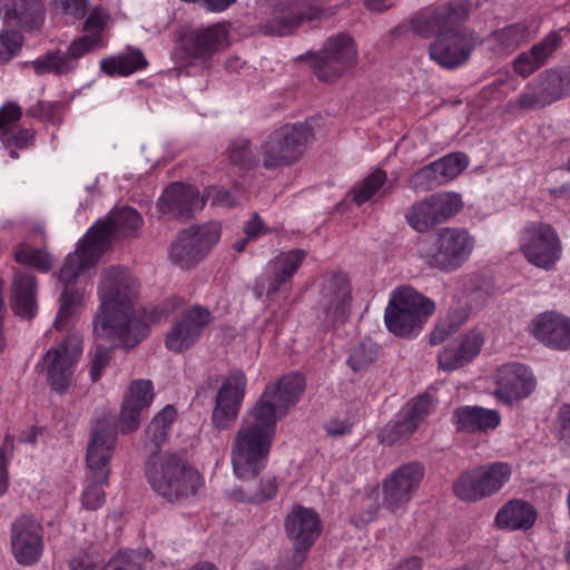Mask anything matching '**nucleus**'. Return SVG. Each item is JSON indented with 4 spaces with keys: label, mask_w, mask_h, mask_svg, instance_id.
I'll use <instances>...</instances> for the list:
<instances>
[{
    "label": "nucleus",
    "mask_w": 570,
    "mask_h": 570,
    "mask_svg": "<svg viewBox=\"0 0 570 570\" xmlns=\"http://www.w3.org/2000/svg\"><path fill=\"white\" fill-rule=\"evenodd\" d=\"M70 570H98L97 566L88 558H73L69 562Z\"/></svg>",
    "instance_id": "nucleus-63"
},
{
    "label": "nucleus",
    "mask_w": 570,
    "mask_h": 570,
    "mask_svg": "<svg viewBox=\"0 0 570 570\" xmlns=\"http://www.w3.org/2000/svg\"><path fill=\"white\" fill-rule=\"evenodd\" d=\"M323 9L318 6H299L298 3L282 4L273 11V17L265 24L266 32L274 36H288L304 21H313L321 17Z\"/></svg>",
    "instance_id": "nucleus-29"
},
{
    "label": "nucleus",
    "mask_w": 570,
    "mask_h": 570,
    "mask_svg": "<svg viewBox=\"0 0 570 570\" xmlns=\"http://www.w3.org/2000/svg\"><path fill=\"white\" fill-rule=\"evenodd\" d=\"M116 442L117 430L110 420L94 422L86 454L88 474L81 493V504L86 510H98L106 502L104 487L108 484L109 462Z\"/></svg>",
    "instance_id": "nucleus-4"
},
{
    "label": "nucleus",
    "mask_w": 570,
    "mask_h": 570,
    "mask_svg": "<svg viewBox=\"0 0 570 570\" xmlns=\"http://www.w3.org/2000/svg\"><path fill=\"white\" fill-rule=\"evenodd\" d=\"M206 198L213 206L234 207L237 204V197L230 190L210 187L206 190Z\"/></svg>",
    "instance_id": "nucleus-58"
},
{
    "label": "nucleus",
    "mask_w": 570,
    "mask_h": 570,
    "mask_svg": "<svg viewBox=\"0 0 570 570\" xmlns=\"http://www.w3.org/2000/svg\"><path fill=\"white\" fill-rule=\"evenodd\" d=\"M562 43V37L559 32L552 31L548 33L540 42L533 45L530 49L531 55L534 56L541 67L546 61L556 52Z\"/></svg>",
    "instance_id": "nucleus-50"
},
{
    "label": "nucleus",
    "mask_w": 570,
    "mask_h": 570,
    "mask_svg": "<svg viewBox=\"0 0 570 570\" xmlns=\"http://www.w3.org/2000/svg\"><path fill=\"white\" fill-rule=\"evenodd\" d=\"M570 96V66L549 68L528 82L507 107L509 111L543 108Z\"/></svg>",
    "instance_id": "nucleus-9"
},
{
    "label": "nucleus",
    "mask_w": 570,
    "mask_h": 570,
    "mask_svg": "<svg viewBox=\"0 0 570 570\" xmlns=\"http://www.w3.org/2000/svg\"><path fill=\"white\" fill-rule=\"evenodd\" d=\"M80 58L82 57L70 43L65 52L60 50L48 51L28 63L39 76L45 73L61 76L75 71L79 66Z\"/></svg>",
    "instance_id": "nucleus-35"
},
{
    "label": "nucleus",
    "mask_w": 570,
    "mask_h": 570,
    "mask_svg": "<svg viewBox=\"0 0 570 570\" xmlns=\"http://www.w3.org/2000/svg\"><path fill=\"white\" fill-rule=\"evenodd\" d=\"M144 220L132 207L124 206L114 209L106 218L98 219L85 234L76 250L66 257L59 272V281L63 284L60 307L55 326L62 328L80 304L82 292L75 287L77 277L86 269L96 266L101 256L111 246L116 235L129 236L135 233Z\"/></svg>",
    "instance_id": "nucleus-2"
},
{
    "label": "nucleus",
    "mask_w": 570,
    "mask_h": 570,
    "mask_svg": "<svg viewBox=\"0 0 570 570\" xmlns=\"http://www.w3.org/2000/svg\"><path fill=\"white\" fill-rule=\"evenodd\" d=\"M527 29L520 23H513L491 33L489 40L499 52L515 50L524 40Z\"/></svg>",
    "instance_id": "nucleus-43"
},
{
    "label": "nucleus",
    "mask_w": 570,
    "mask_h": 570,
    "mask_svg": "<svg viewBox=\"0 0 570 570\" xmlns=\"http://www.w3.org/2000/svg\"><path fill=\"white\" fill-rule=\"evenodd\" d=\"M220 236L222 225L218 222L190 226L181 230L171 244L169 258L181 269H189L210 252Z\"/></svg>",
    "instance_id": "nucleus-12"
},
{
    "label": "nucleus",
    "mask_w": 570,
    "mask_h": 570,
    "mask_svg": "<svg viewBox=\"0 0 570 570\" xmlns=\"http://www.w3.org/2000/svg\"><path fill=\"white\" fill-rule=\"evenodd\" d=\"M35 130L30 128L14 127L8 129L6 132L0 134V142L10 158L17 159L19 157L18 149H27L33 145Z\"/></svg>",
    "instance_id": "nucleus-45"
},
{
    "label": "nucleus",
    "mask_w": 570,
    "mask_h": 570,
    "mask_svg": "<svg viewBox=\"0 0 570 570\" xmlns=\"http://www.w3.org/2000/svg\"><path fill=\"white\" fill-rule=\"evenodd\" d=\"M537 517V510L531 503L512 499L498 510L494 524L501 530L528 531L534 525Z\"/></svg>",
    "instance_id": "nucleus-34"
},
{
    "label": "nucleus",
    "mask_w": 570,
    "mask_h": 570,
    "mask_svg": "<svg viewBox=\"0 0 570 570\" xmlns=\"http://www.w3.org/2000/svg\"><path fill=\"white\" fill-rule=\"evenodd\" d=\"M376 358V351L365 343L355 346L348 358L347 364L354 372H361L371 365Z\"/></svg>",
    "instance_id": "nucleus-52"
},
{
    "label": "nucleus",
    "mask_w": 570,
    "mask_h": 570,
    "mask_svg": "<svg viewBox=\"0 0 570 570\" xmlns=\"http://www.w3.org/2000/svg\"><path fill=\"white\" fill-rule=\"evenodd\" d=\"M82 351V338L77 334H69L38 360L36 370L46 373L47 383L55 392L65 394L72 384Z\"/></svg>",
    "instance_id": "nucleus-10"
},
{
    "label": "nucleus",
    "mask_w": 570,
    "mask_h": 570,
    "mask_svg": "<svg viewBox=\"0 0 570 570\" xmlns=\"http://www.w3.org/2000/svg\"><path fill=\"white\" fill-rule=\"evenodd\" d=\"M530 333L544 346L556 351L570 350V317L548 311L532 318Z\"/></svg>",
    "instance_id": "nucleus-27"
},
{
    "label": "nucleus",
    "mask_w": 570,
    "mask_h": 570,
    "mask_svg": "<svg viewBox=\"0 0 570 570\" xmlns=\"http://www.w3.org/2000/svg\"><path fill=\"white\" fill-rule=\"evenodd\" d=\"M416 430L415 424L407 421L402 413L390 421L381 431L380 439L385 445H394L407 440Z\"/></svg>",
    "instance_id": "nucleus-47"
},
{
    "label": "nucleus",
    "mask_w": 570,
    "mask_h": 570,
    "mask_svg": "<svg viewBox=\"0 0 570 570\" xmlns=\"http://www.w3.org/2000/svg\"><path fill=\"white\" fill-rule=\"evenodd\" d=\"M142 409L124 401L119 415V429L121 433L127 434L136 431L140 425V414Z\"/></svg>",
    "instance_id": "nucleus-54"
},
{
    "label": "nucleus",
    "mask_w": 570,
    "mask_h": 570,
    "mask_svg": "<svg viewBox=\"0 0 570 570\" xmlns=\"http://www.w3.org/2000/svg\"><path fill=\"white\" fill-rule=\"evenodd\" d=\"M561 432L563 438L570 439V404H564L559 410Z\"/></svg>",
    "instance_id": "nucleus-62"
},
{
    "label": "nucleus",
    "mask_w": 570,
    "mask_h": 570,
    "mask_svg": "<svg viewBox=\"0 0 570 570\" xmlns=\"http://www.w3.org/2000/svg\"><path fill=\"white\" fill-rule=\"evenodd\" d=\"M508 462L495 461L463 471L453 483L454 494L464 502H478L500 492L511 480Z\"/></svg>",
    "instance_id": "nucleus-11"
},
{
    "label": "nucleus",
    "mask_w": 570,
    "mask_h": 570,
    "mask_svg": "<svg viewBox=\"0 0 570 570\" xmlns=\"http://www.w3.org/2000/svg\"><path fill=\"white\" fill-rule=\"evenodd\" d=\"M154 400V384L150 380H135L130 383L125 401L147 409Z\"/></svg>",
    "instance_id": "nucleus-48"
},
{
    "label": "nucleus",
    "mask_w": 570,
    "mask_h": 570,
    "mask_svg": "<svg viewBox=\"0 0 570 570\" xmlns=\"http://www.w3.org/2000/svg\"><path fill=\"white\" fill-rule=\"evenodd\" d=\"M478 43L479 38L472 30L438 33L429 46V56L440 67L454 70L469 61Z\"/></svg>",
    "instance_id": "nucleus-18"
},
{
    "label": "nucleus",
    "mask_w": 570,
    "mask_h": 570,
    "mask_svg": "<svg viewBox=\"0 0 570 570\" xmlns=\"http://www.w3.org/2000/svg\"><path fill=\"white\" fill-rule=\"evenodd\" d=\"M469 166V157L461 151L450 153L417 169L409 179L414 191H428L448 184Z\"/></svg>",
    "instance_id": "nucleus-23"
},
{
    "label": "nucleus",
    "mask_w": 570,
    "mask_h": 570,
    "mask_svg": "<svg viewBox=\"0 0 570 570\" xmlns=\"http://www.w3.org/2000/svg\"><path fill=\"white\" fill-rule=\"evenodd\" d=\"M82 20V35L73 39L71 45L85 57L106 48L108 41L105 31L112 23V16L108 8L98 4L87 9Z\"/></svg>",
    "instance_id": "nucleus-26"
},
{
    "label": "nucleus",
    "mask_w": 570,
    "mask_h": 570,
    "mask_svg": "<svg viewBox=\"0 0 570 570\" xmlns=\"http://www.w3.org/2000/svg\"><path fill=\"white\" fill-rule=\"evenodd\" d=\"M23 37L18 32L0 33V66L8 63L21 50Z\"/></svg>",
    "instance_id": "nucleus-51"
},
{
    "label": "nucleus",
    "mask_w": 570,
    "mask_h": 570,
    "mask_svg": "<svg viewBox=\"0 0 570 570\" xmlns=\"http://www.w3.org/2000/svg\"><path fill=\"white\" fill-rule=\"evenodd\" d=\"M176 414V409L167 405L148 424L146 439L155 445L156 450L166 441Z\"/></svg>",
    "instance_id": "nucleus-42"
},
{
    "label": "nucleus",
    "mask_w": 570,
    "mask_h": 570,
    "mask_svg": "<svg viewBox=\"0 0 570 570\" xmlns=\"http://www.w3.org/2000/svg\"><path fill=\"white\" fill-rule=\"evenodd\" d=\"M387 183V174L381 168L373 169L360 184L355 185L352 190V200L361 206L370 202L381 190L383 195L391 191L393 185L390 184L387 188H384Z\"/></svg>",
    "instance_id": "nucleus-40"
},
{
    "label": "nucleus",
    "mask_w": 570,
    "mask_h": 570,
    "mask_svg": "<svg viewBox=\"0 0 570 570\" xmlns=\"http://www.w3.org/2000/svg\"><path fill=\"white\" fill-rule=\"evenodd\" d=\"M462 206L459 194L435 193L412 204L405 213V220L415 232L426 233L456 215Z\"/></svg>",
    "instance_id": "nucleus-15"
},
{
    "label": "nucleus",
    "mask_w": 570,
    "mask_h": 570,
    "mask_svg": "<svg viewBox=\"0 0 570 570\" xmlns=\"http://www.w3.org/2000/svg\"><path fill=\"white\" fill-rule=\"evenodd\" d=\"M111 358V348L97 345L90 361V377L92 382L100 380L102 370L108 365Z\"/></svg>",
    "instance_id": "nucleus-55"
},
{
    "label": "nucleus",
    "mask_w": 570,
    "mask_h": 570,
    "mask_svg": "<svg viewBox=\"0 0 570 570\" xmlns=\"http://www.w3.org/2000/svg\"><path fill=\"white\" fill-rule=\"evenodd\" d=\"M137 294L138 284L125 269L112 266L104 272L100 306L94 320L98 340L110 341L112 347L131 348L148 335L149 327L135 308Z\"/></svg>",
    "instance_id": "nucleus-3"
},
{
    "label": "nucleus",
    "mask_w": 570,
    "mask_h": 570,
    "mask_svg": "<svg viewBox=\"0 0 570 570\" xmlns=\"http://www.w3.org/2000/svg\"><path fill=\"white\" fill-rule=\"evenodd\" d=\"M56 109V104L40 100L27 111V115L39 119H49Z\"/></svg>",
    "instance_id": "nucleus-60"
},
{
    "label": "nucleus",
    "mask_w": 570,
    "mask_h": 570,
    "mask_svg": "<svg viewBox=\"0 0 570 570\" xmlns=\"http://www.w3.org/2000/svg\"><path fill=\"white\" fill-rule=\"evenodd\" d=\"M483 344V334L471 330L460 337L458 344L445 346L439 353V366L448 372L462 367L479 355Z\"/></svg>",
    "instance_id": "nucleus-32"
},
{
    "label": "nucleus",
    "mask_w": 570,
    "mask_h": 570,
    "mask_svg": "<svg viewBox=\"0 0 570 570\" xmlns=\"http://www.w3.org/2000/svg\"><path fill=\"white\" fill-rule=\"evenodd\" d=\"M212 321L210 311L202 305L185 309L166 334V348L174 353L188 351L200 340Z\"/></svg>",
    "instance_id": "nucleus-20"
},
{
    "label": "nucleus",
    "mask_w": 570,
    "mask_h": 570,
    "mask_svg": "<svg viewBox=\"0 0 570 570\" xmlns=\"http://www.w3.org/2000/svg\"><path fill=\"white\" fill-rule=\"evenodd\" d=\"M37 282L31 274H17L12 282V308L24 318H32L37 311Z\"/></svg>",
    "instance_id": "nucleus-37"
},
{
    "label": "nucleus",
    "mask_w": 570,
    "mask_h": 570,
    "mask_svg": "<svg viewBox=\"0 0 570 570\" xmlns=\"http://www.w3.org/2000/svg\"><path fill=\"white\" fill-rule=\"evenodd\" d=\"M57 12L73 20H82L86 17L89 0H53Z\"/></svg>",
    "instance_id": "nucleus-53"
},
{
    "label": "nucleus",
    "mask_w": 570,
    "mask_h": 570,
    "mask_svg": "<svg viewBox=\"0 0 570 570\" xmlns=\"http://www.w3.org/2000/svg\"><path fill=\"white\" fill-rule=\"evenodd\" d=\"M228 31L217 23L189 32L183 42L185 51L194 58L207 61L213 55L227 47Z\"/></svg>",
    "instance_id": "nucleus-31"
},
{
    "label": "nucleus",
    "mask_w": 570,
    "mask_h": 570,
    "mask_svg": "<svg viewBox=\"0 0 570 570\" xmlns=\"http://www.w3.org/2000/svg\"><path fill=\"white\" fill-rule=\"evenodd\" d=\"M14 261L18 264L32 266L42 273H48L52 267V259L49 253L26 243L18 245L14 252Z\"/></svg>",
    "instance_id": "nucleus-46"
},
{
    "label": "nucleus",
    "mask_w": 570,
    "mask_h": 570,
    "mask_svg": "<svg viewBox=\"0 0 570 570\" xmlns=\"http://www.w3.org/2000/svg\"><path fill=\"white\" fill-rule=\"evenodd\" d=\"M10 550L18 564L31 567L45 551L43 528L29 514H21L10 527Z\"/></svg>",
    "instance_id": "nucleus-17"
},
{
    "label": "nucleus",
    "mask_w": 570,
    "mask_h": 570,
    "mask_svg": "<svg viewBox=\"0 0 570 570\" xmlns=\"http://www.w3.org/2000/svg\"><path fill=\"white\" fill-rule=\"evenodd\" d=\"M278 492V483L275 476H266L255 485L246 483L233 490V498L242 503L261 504L272 500Z\"/></svg>",
    "instance_id": "nucleus-39"
},
{
    "label": "nucleus",
    "mask_w": 570,
    "mask_h": 570,
    "mask_svg": "<svg viewBox=\"0 0 570 570\" xmlns=\"http://www.w3.org/2000/svg\"><path fill=\"white\" fill-rule=\"evenodd\" d=\"M246 387L247 377L244 372H229L217 392L212 413V423L217 430L226 431L233 426L244 401Z\"/></svg>",
    "instance_id": "nucleus-21"
},
{
    "label": "nucleus",
    "mask_w": 570,
    "mask_h": 570,
    "mask_svg": "<svg viewBox=\"0 0 570 570\" xmlns=\"http://www.w3.org/2000/svg\"><path fill=\"white\" fill-rule=\"evenodd\" d=\"M99 66L110 77H126L145 69L148 61L141 50L128 48L122 53L101 59Z\"/></svg>",
    "instance_id": "nucleus-38"
},
{
    "label": "nucleus",
    "mask_w": 570,
    "mask_h": 570,
    "mask_svg": "<svg viewBox=\"0 0 570 570\" xmlns=\"http://www.w3.org/2000/svg\"><path fill=\"white\" fill-rule=\"evenodd\" d=\"M146 476L151 489L168 502L195 495L203 484L198 471L171 453L149 458Z\"/></svg>",
    "instance_id": "nucleus-5"
},
{
    "label": "nucleus",
    "mask_w": 570,
    "mask_h": 570,
    "mask_svg": "<svg viewBox=\"0 0 570 570\" xmlns=\"http://www.w3.org/2000/svg\"><path fill=\"white\" fill-rule=\"evenodd\" d=\"M352 291L347 276L343 273L326 275L322 282L316 317L325 331L343 325L350 316Z\"/></svg>",
    "instance_id": "nucleus-13"
},
{
    "label": "nucleus",
    "mask_w": 570,
    "mask_h": 570,
    "mask_svg": "<svg viewBox=\"0 0 570 570\" xmlns=\"http://www.w3.org/2000/svg\"><path fill=\"white\" fill-rule=\"evenodd\" d=\"M325 431L332 436L350 434L352 424L347 420L332 419L325 424Z\"/></svg>",
    "instance_id": "nucleus-61"
},
{
    "label": "nucleus",
    "mask_w": 570,
    "mask_h": 570,
    "mask_svg": "<svg viewBox=\"0 0 570 570\" xmlns=\"http://www.w3.org/2000/svg\"><path fill=\"white\" fill-rule=\"evenodd\" d=\"M424 476V466L419 462L402 464L382 483L383 504L396 513L403 510L414 497Z\"/></svg>",
    "instance_id": "nucleus-19"
},
{
    "label": "nucleus",
    "mask_w": 570,
    "mask_h": 570,
    "mask_svg": "<svg viewBox=\"0 0 570 570\" xmlns=\"http://www.w3.org/2000/svg\"><path fill=\"white\" fill-rule=\"evenodd\" d=\"M535 386V376L528 365L518 362L507 363L497 370L493 395L504 405L512 406L528 397Z\"/></svg>",
    "instance_id": "nucleus-22"
},
{
    "label": "nucleus",
    "mask_w": 570,
    "mask_h": 570,
    "mask_svg": "<svg viewBox=\"0 0 570 570\" xmlns=\"http://www.w3.org/2000/svg\"><path fill=\"white\" fill-rule=\"evenodd\" d=\"M364 504L368 508V510L361 515L362 521L370 522L374 519L379 504L375 499H372L371 497H366L363 499Z\"/></svg>",
    "instance_id": "nucleus-64"
},
{
    "label": "nucleus",
    "mask_w": 570,
    "mask_h": 570,
    "mask_svg": "<svg viewBox=\"0 0 570 570\" xmlns=\"http://www.w3.org/2000/svg\"><path fill=\"white\" fill-rule=\"evenodd\" d=\"M518 249L530 265L544 272L554 271L563 254L558 232L542 222H529L521 228Z\"/></svg>",
    "instance_id": "nucleus-8"
},
{
    "label": "nucleus",
    "mask_w": 570,
    "mask_h": 570,
    "mask_svg": "<svg viewBox=\"0 0 570 570\" xmlns=\"http://www.w3.org/2000/svg\"><path fill=\"white\" fill-rule=\"evenodd\" d=\"M539 68H541V65L534 60V56L531 55L530 50L520 53L513 61V70L523 78L529 77Z\"/></svg>",
    "instance_id": "nucleus-57"
},
{
    "label": "nucleus",
    "mask_w": 570,
    "mask_h": 570,
    "mask_svg": "<svg viewBox=\"0 0 570 570\" xmlns=\"http://www.w3.org/2000/svg\"><path fill=\"white\" fill-rule=\"evenodd\" d=\"M46 17V9L41 0H12L4 11V19L13 21L23 30L40 29Z\"/></svg>",
    "instance_id": "nucleus-36"
},
{
    "label": "nucleus",
    "mask_w": 570,
    "mask_h": 570,
    "mask_svg": "<svg viewBox=\"0 0 570 570\" xmlns=\"http://www.w3.org/2000/svg\"><path fill=\"white\" fill-rule=\"evenodd\" d=\"M469 18V10L462 3H445L412 20V29L421 37L428 38L438 33H454L470 30L464 27Z\"/></svg>",
    "instance_id": "nucleus-24"
},
{
    "label": "nucleus",
    "mask_w": 570,
    "mask_h": 570,
    "mask_svg": "<svg viewBox=\"0 0 570 570\" xmlns=\"http://www.w3.org/2000/svg\"><path fill=\"white\" fill-rule=\"evenodd\" d=\"M474 245V237L465 228H440L435 235V250L425 256L426 264L441 272H454L469 261Z\"/></svg>",
    "instance_id": "nucleus-14"
},
{
    "label": "nucleus",
    "mask_w": 570,
    "mask_h": 570,
    "mask_svg": "<svg viewBox=\"0 0 570 570\" xmlns=\"http://www.w3.org/2000/svg\"><path fill=\"white\" fill-rule=\"evenodd\" d=\"M357 51L353 39L346 33H338L324 43L315 53L312 67L322 81H334L356 63Z\"/></svg>",
    "instance_id": "nucleus-16"
},
{
    "label": "nucleus",
    "mask_w": 570,
    "mask_h": 570,
    "mask_svg": "<svg viewBox=\"0 0 570 570\" xmlns=\"http://www.w3.org/2000/svg\"><path fill=\"white\" fill-rule=\"evenodd\" d=\"M22 117L21 107L13 101H7L0 108V134L6 132L8 129L17 127V122Z\"/></svg>",
    "instance_id": "nucleus-56"
},
{
    "label": "nucleus",
    "mask_w": 570,
    "mask_h": 570,
    "mask_svg": "<svg viewBox=\"0 0 570 570\" xmlns=\"http://www.w3.org/2000/svg\"><path fill=\"white\" fill-rule=\"evenodd\" d=\"M313 138V128L307 122L285 124L262 141L259 153L263 167L275 170L291 167L303 157Z\"/></svg>",
    "instance_id": "nucleus-7"
},
{
    "label": "nucleus",
    "mask_w": 570,
    "mask_h": 570,
    "mask_svg": "<svg viewBox=\"0 0 570 570\" xmlns=\"http://www.w3.org/2000/svg\"><path fill=\"white\" fill-rule=\"evenodd\" d=\"M307 257L304 249H289L281 252L267 263L265 278L267 281L266 295L273 296L283 286L291 284L294 275L298 272Z\"/></svg>",
    "instance_id": "nucleus-30"
},
{
    "label": "nucleus",
    "mask_w": 570,
    "mask_h": 570,
    "mask_svg": "<svg viewBox=\"0 0 570 570\" xmlns=\"http://www.w3.org/2000/svg\"><path fill=\"white\" fill-rule=\"evenodd\" d=\"M456 432L488 433L501 424L499 411L478 405L459 406L453 412Z\"/></svg>",
    "instance_id": "nucleus-33"
},
{
    "label": "nucleus",
    "mask_w": 570,
    "mask_h": 570,
    "mask_svg": "<svg viewBox=\"0 0 570 570\" xmlns=\"http://www.w3.org/2000/svg\"><path fill=\"white\" fill-rule=\"evenodd\" d=\"M434 312V301L410 285H400L390 293L384 324L394 336L412 338L421 333Z\"/></svg>",
    "instance_id": "nucleus-6"
},
{
    "label": "nucleus",
    "mask_w": 570,
    "mask_h": 570,
    "mask_svg": "<svg viewBox=\"0 0 570 570\" xmlns=\"http://www.w3.org/2000/svg\"><path fill=\"white\" fill-rule=\"evenodd\" d=\"M204 205L205 198L199 195V190L184 183L169 185L157 203L161 213L170 214L178 218H190Z\"/></svg>",
    "instance_id": "nucleus-28"
},
{
    "label": "nucleus",
    "mask_w": 570,
    "mask_h": 570,
    "mask_svg": "<svg viewBox=\"0 0 570 570\" xmlns=\"http://www.w3.org/2000/svg\"><path fill=\"white\" fill-rule=\"evenodd\" d=\"M284 527L301 563L322 532L320 517L312 508L297 504L286 515Z\"/></svg>",
    "instance_id": "nucleus-25"
},
{
    "label": "nucleus",
    "mask_w": 570,
    "mask_h": 570,
    "mask_svg": "<svg viewBox=\"0 0 570 570\" xmlns=\"http://www.w3.org/2000/svg\"><path fill=\"white\" fill-rule=\"evenodd\" d=\"M272 230L265 226L263 219L257 213H254L252 217L244 225V233L250 239L256 238L261 235L269 234Z\"/></svg>",
    "instance_id": "nucleus-59"
},
{
    "label": "nucleus",
    "mask_w": 570,
    "mask_h": 570,
    "mask_svg": "<svg viewBox=\"0 0 570 570\" xmlns=\"http://www.w3.org/2000/svg\"><path fill=\"white\" fill-rule=\"evenodd\" d=\"M305 377L299 373L268 383L246 412L230 448L233 472L238 479H255L267 465L277 421L285 416L304 393Z\"/></svg>",
    "instance_id": "nucleus-1"
},
{
    "label": "nucleus",
    "mask_w": 570,
    "mask_h": 570,
    "mask_svg": "<svg viewBox=\"0 0 570 570\" xmlns=\"http://www.w3.org/2000/svg\"><path fill=\"white\" fill-rule=\"evenodd\" d=\"M229 161L240 169L250 170L258 166V158L252 148V141L245 137L232 139L226 149Z\"/></svg>",
    "instance_id": "nucleus-41"
},
{
    "label": "nucleus",
    "mask_w": 570,
    "mask_h": 570,
    "mask_svg": "<svg viewBox=\"0 0 570 570\" xmlns=\"http://www.w3.org/2000/svg\"><path fill=\"white\" fill-rule=\"evenodd\" d=\"M151 561V553L147 549L119 550L109 560L107 568L120 570H144Z\"/></svg>",
    "instance_id": "nucleus-44"
},
{
    "label": "nucleus",
    "mask_w": 570,
    "mask_h": 570,
    "mask_svg": "<svg viewBox=\"0 0 570 570\" xmlns=\"http://www.w3.org/2000/svg\"><path fill=\"white\" fill-rule=\"evenodd\" d=\"M432 410V397L428 394L419 395L406 403L405 407L401 412L403 416L415 424L417 429L419 424L425 420Z\"/></svg>",
    "instance_id": "nucleus-49"
}]
</instances>
